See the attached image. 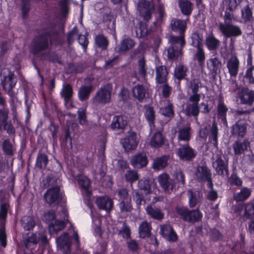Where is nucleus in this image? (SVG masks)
Here are the masks:
<instances>
[{"label": "nucleus", "instance_id": "nucleus-37", "mask_svg": "<svg viewBox=\"0 0 254 254\" xmlns=\"http://www.w3.org/2000/svg\"><path fill=\"white\" fill-rule=\"evenodd\" d=\"M251 194V190L247 188H243L239 192L235 193L234 195V199L238 201H244L247 199Z\"/></svg>", "mask_w": 254, "mask_h": 254}, {"label": "nucleus", "instance_id": "nucleus-31", "mask_svg": "<svg viewBox=\"0 0 254 254\" xmlns=\"http://www.w3.org/2000/svg\"><path fill=\"white\" fill-rule=\"evenodd\" d=\"M138 187L140 190H143L145 193H150L154 190L156 184L147 180H140L138 182Z\"/></svg>", "mask_w": 254, "mask_h": 254}, {"label": "nucleus", "instance_id": "nucleus-58", "mask_svg": "<svg viewBox=\"0 0 254 254\" xmlns=\"http://www.w3.org/2000/svg\"><path fill=\"white\" fill-rule=\"evenodd\" d=\"M35 41H39V43L38 44V50L45 49L48 46V37L47 36L44 37L36 38Z\"/></svg>", "mask_w": 254, "mask_h": 254}, {"label": "nucleus", "instance_id": "nucleus-22", "mask_svg": "<svg viewBox=\"0 0 254 254\" xmlns=\"http://www.w3.org/2000/svg\"><path fill=\"white\" fill-rule=\"evenodd\" d=\"M61 94L64 99V104L67 108H73L74 106L71 101L70 98L72 94V90L71 86L66 84L63 87Z\"/></svg>", "mask_w": 254, "mask_h": 254}, {"label": "nucleus", "instance_id": "nucleus-41", "mask_svg": "<svg viewBox=\"0 0 254 254\" xmlns=\"http://www.w3.org/2000/svg\"><path fill=\"white\" fill-rule=\"evenodd\" d=\"M191 130L189 126H187L180 129L178 133V139L183 141H189L191 136Z\"/></svg>", "mask_w": 254, "mask_h": 254}, {"label": "nucleus", "instance_id": "nucleus-4", "mask_svg": "<svg viewBox=\"0 0 254 254\" xmlns=\"http://www.w3.org/2000/svg\"><path fill=\"white\" fill-rule=\"evenodd\" d=\"M0 75L3 89L10 94L11 90L14 87L16 82L13 73L8 68H4L0 72Z\"/></svg>", "mask_w": 254, "mask_h": 254}, {"label": "nucleus", "instance_id": "nucleus-30", "mask_svg": "<svg viewBox=\"0 0 254 254\" xmlns=\"http://www.w3.org/2000/svg\"><path fill=\"white\" fill-rule=\"evenodd\" d=\"M156 80L158 83H163L165 82L167 79L168 71L166 67L164 66H159L156 68Z\"/></svg>", "mask_w": 254, "mask_h": 254}, {"label": "nucleus", "instance_id": "nucleus-59", "mask_svg": "<svg viewBox=\"0 0 254 254\" xmlns=\"http://www.w3.org/2000/svg\"><path fill=\"white\" fill-rule=\"evenodd\" d=\"M125 178L127 181L132 183L138 180V175L135 171H128L126 174Z\"/></svg>", "mask_w": 254, "mask_h": 254}, {"label": "nucleus", "instance_id": "nucleus-36", "mask_svg": "<svg viewBox=\"0 0 254 254\" xmlns=\"http://www.w3.org/2000/svg\"><path fill=\"white\" fill-rule=\"evenodd\" d=\"M227 111L228 108L224 102L221 100L219 101L217 105L218 116L219 118H221L222 122L225 125H227L226 113Z\"/></svg>", "mask_w": 254, "mask_h": 254}, {"label": "nucleus", "instance_id": "nucleus-10", "mask_svg": "<svg viewBox=\"0 0 254 254\" xmlns=\"http://www.w3.org/2000/svg\"><path fill=\"white\" fill-rule=\"evenodd\" d=\"M62 196L63 193L58 187L49 189L45 194V200L49 204L58 202Z\"/></svg>", "mask_w": 254, "mask_h": 254}, {"label": "nucleus", "instance_id": "nucleus-63", "mask_svg": "<svg viewBox=\"0 0 254 254\" xmlns=\"http://www.w3.org/2000/svg\"><path fill=\"white\" fill-rule=\"evenodd\" d=\"M217 127L215 122L212 124L211 128V139L214 142V144H216L217 141Z\"/></svg>", "mask_w": 254, "mask_h": 254}, {"label": "nucleus", "instance_id": "nucleus-38", "mask_svg": "<svg viewBox=\"0 0 254 254\" xmlns=\"http://www.w3.org/2000/svg\"><path fill=\"white\" fill-rule=\"evenodd\" d=\"M193 44L194 45V42H193ZM194 46L197 47V50L194 56V58L195 60L197 61L199 65L200 66H202L204 64L205 59L204 52L200 46L199 41H197V43L196 44V45Z\"/></svg>", "mask_w": 254, "mask_h": 254}, {"label": "nucleus", "instance_id": "nucleus-50", "mask_svg": "<svg viewBox=\"0 0 254 254\" xmlns=\"http://www.w3.org/2000/svg\"><path fill=\"white\" fill-rule=\"evenodd\" d=\"M134 42L130 38H127L123 40L121 43L120 50L121 51H126L134 46Z\"/></svg>", "mask_w": 254, "mask_h": 254}, {"label": "nucleus", "instance_id": "nucleus-40", "mask_svg": "<svg viewBox=\"0 0 254 254\" xmlns=\"http://www.w3.org/2000/svg\"><path fill=\"white\" fill-rule=\"evenodd\" d=\"M179 5L182 12L185 15H190L192 10V4L187 0H180Z\"/></svg>", "mask_w": 254, "mask_h": 254}, {"label": "nucleus", "instance_id": "nucleus-57", "mask_svg": "<svg viewBox=\"0 0 254 254\" xmlns=\"http://www.w3.org/2000/svg\"><path fill=\"white\" fill-rule=\"evenodd\" d=\"M245 215L248 218L254 217V203H247L246 204Z\"/></svg>", "mask_w": 254, "mask_h": 254}, {"label": "nucleus", "instance_id": "nucleus-26", "mask_svg": "<svg viewBox=\"0 0 254 254\" xmlns=\"http://www.w3.org/2000/svg\"><path fill=\"white\" fill-rule=\"evenodd\" d=\"M133 96L139 101H141L148 93V89L141 85H137L132 89Z\"/></svg>", "mask_w": 254, "mask_h": 254}, {"label": "nucleus", "instance_id": "nucleus-8", "mask_svg": "<svg viewBox=\"0 0 254 254\" xmlns=\"http://www.w3.org/2000/svg\"><path fill=\"white\" fill-rule=\"evenodd\" d=\"M57 248L59 252L63 254H69L70 240L67 234H64L57 239Z\"/></svg>", "mask_w": 254, "mask_h": 254}, {"label": "nucleus", "instance_id": "nucleus-29", "mask_svg": "<svg viewBox=\"0 0 254 254\" xmlns=\"http://www.w3.org/2000/svg\"><path fill=\"white\" fill-rule=\"evenodd\" d=\"M221 63L217 58H210L207 61V66L212 73H216L221 68Z\"/></svg>", "mask_w": 254, "mask_h": 254}, {"label": "nucleus", "instance_id": "nucleus-43", "mask_svg": "<svg viewBox=\"0 0 254 254\" xmlns=\"http://www.w3.org/2000/svg\"><path fill=\"white\" fill-rule=\"evenodd\" d=\"M144 116L146 120L148 122L150 126L154 124V121L155 118V111L151 107H147L145 108Z\"/></svg>", "mask_w": 254, "mask_h": 254}, {"label": "nucleus", "instance_id": "nucleus-53", "mask_svg": "<svg viewBox=\"0 0 254 254\" xmlns=\"http://www.w3.org/2000/svg\"><path fill=\"white\" fill-rule=\"evenodd\" d=\"M138 74L140 77H144L146 72L145 61L143 58H141L138 61Z\"/></svg>", "mask_w": 254, "mask_h": 254}, {"label": "nucleus", "instance_id": "nucleus-15", "mask_svg": "<svg viewBox=\"0 0 254 254\" xmlns=\"http://www.w3.org/2000/svg\"><path fill=\"white\" fill-rule=\"evenodd\" d=\"M160 233L162 236L169 242H176L178 236L170 225H163L160 226Z\"/></svg>", "mask_w": 254, "mask_h": 254}, {"label": "nucleus", "instance_id": "nucleus-52", "mask_svg": "<svg viewBox=\"0 0 254 254\" xmlns=\"http://www.w3.org/2000/svg\"><path fill=\"white\" fill-rule=\"evenodd\" d=\"M223 5L227 10L233 11L236 8L238 2L237 0H223Z\"/></svg>", "mask_w": 254, "mask_h": 254}, {"label": "nucleus", "instance_id": "nucleus-44", "mask_svg": "<svg viewBox=\"0 0 254 254\" xmlns=\"http://www.w3.org/2000/svg\"><path fill=\"white\" fill-rule=\"evenodd\" d=\"M189 196V205L190 207H194L199 201L200 197L198 192H193L191 190L188 191Z\"/></svg>", "mask_w": 254, "mask_h": 254}, {"label": "nucleus", "instance_id": "nucleus-55", "mask_svg": "<svg viewBox=\"0 0 254 254\" xmlns=\"http://www.w3.org/2000/svg\"><path fill=\"white\" fill-rule=\"evenodd\" d=\"M95 41L98 46L102 49H105L108 44L107 39L102 35L97 36L95 38Z\"/></svg>", "mask_w": 254, "mask_h": 254}, {"label": "nucleus", "instance_id": "nucleus-46", "mask_svg": "<svg viewBox=\"0 0 254 254\" xmlns=\"http://www.w3.org/2000/svg\"><path fill=\"white\" fill-rule=\"evenodd\" d=\"M241 15L242 20L244 22H247L251 20L253 18L252 12L248 5L242 9Z\"/></svg>", "mask_w": 254, "mask_h": 254}, {"label": "nucleus", "instance_id": "nucleus-25", "mask_svg": "<svg viewBox=\"0 0 254 254\" xmlns=\"http://www.w3.org/2000/svg\"><path fill=\"white\" fill-rule=\"evenodd\" d=\"M165 142V138L160 131L155 132L150 139L149 144L154 148H159L162 146Z\"/></svg>", "mask_w": 254, "mask_h": 254}, {"label": "nucleus", "instance_id": "nucleus-3", "mask_svg": "<svg viewBox=\"0 0 254 254\" xmlns=\"http://www.w3.org/2000/svg\"><path fill=\"white\" fill-rule=\"evenodd\" d=\"M200 94H192L189 97L185 108L186 114L188 116L196 117L199 113V102Z\"/></svg>", "mask_w": 254, "mask_h": 254}, {"label": "nucleus", "instance_id": "nucleus-17", "mask_svg": "<svg viewBox=\"0 0 254 254\" xmlns=\"http://www.w3.org/2000/svg\"><path fill=\"white\" fill-rule=\"evenodd\" d=\"M39 241L36 234L28 233L23 237V243L27 249H34Z\"/></svg>", "mask_w": 254, "mask_h": 254}, {"label": "nucleus", "instance_id": "nucleus-34", "mask_svg": "<svg viewBox=\"0 0 254 254\" xmlns=\"http://www.w3.org/2000/svg\"><path fill=\"white\" fill-rule=\"evenodd\" d=\"M168 159L169 157L168 156H162L157 158L153 161V168L157 170L163 169L167 165Z\"/></svg>", "mask_w": 254, "mask_h": 254}, {"label": "nucleus", "instance_id": "nucleus-19", "mask_svg": "<svg viewBox=\"0 0 254 254\" xmlns=\"http://www.w3.org/2000/svg\"><path fill=\"white\" fill-rule=\"evenodd\" d=\"M78 183L81 188V191L83 195L86 196L87 198L90 199L91 191L89 189L90 184L89 179L84 175H80L78 176Z\"/></svg>", "mask_w": 254, "mask_h": 254}, {"label": "nucleus", "instance_id": "nucleus-1", "mask_svg": "<svg viewBox=\"0 0 254 254\" xmlns=\"http://www.w3.org/2000/svg\"><path fill=\"white\" fill-rule=\"evenodd\" d=\"M172 46L167 50L168 59L171 60L178 59L183 55L182 48L185 44L182 35L179 37L171 36L170 39Z\"/></svg>", "mask_w": 254, "mask_h": 254}, {"label": "nucleus", "instance_id": "nucleus-47", "mask_svg": "<svg viewBox=\"0 0 254 254\" xmlns=\"http://www.w3.org/2000/svg\"><path fill=\"white\" fill-rule=\"evenodd\" d=\"M135 32L136 36L138 38H144L148 34V30L145 24L140 23L139 27H136Z\"/></svg>", "mask_w": 254, "mask_h": 254}, {"label": "nucleus", "instance_id": "nucleus-14", "mask_svg": "<svg viewBox=\"0 0 254 254\" xmlns=\"http://www.w3.org/2000/svg\"><path fill=\"white\" fill-rule=\"evenodd\" d=\"M177 154L181 160H190L195 156L196 152L189 145H185L178 149Z\"/></svg>", "mask_w": 254, "mask_h": 254}, {"label": "nucleus", "instance_id": "nucleus-6", "mask_svg": "<svg viewBox=\"0 0 254 254\" xmlns=\"http://www.w3.org/2000/svg\"><path fill=\"white\" fill-rule=\"evenodd\" d=\"M137 8L141 17L144 20H148L151 18L154 6L151 1L146 0H138Z\"/></svg>", "mask_w": 254, "mask_h": 254}, {"label": "nucleus", "instance_id": "nucleus-42", "mask_svg": "<svg viewBox=\"0 0 254 254\" xmlns=\"http://www.w3.org/2000/svg\"><path fill=\"white\" fill-rule=\"evenodd\" d=\"M22 225L26 230H30L35 226V220L32 217L24 216L22 219Z\"/></svg>", "mask_w": 254, "mask_h": 254}, {"label": "nucleus", "instance_id": "nucleus-18", "mask_svg": "<svg viewBox=\"0 0 254 254\" xmlns=\"http://www.w3.org/2000/svg\"><path fill=\"white\" fill-rule=\"evenodd\" d=\"M195 176L199 181H207L208 182L209 187H212V183L210 180V173L206 167H198L196 170Z\"/></svg>", "mask_w": 254, "mask_h": 254}, {"label": "nucleus", "instance_id": "nucleus-28", "mask_svg": "<svg viewBox=\"0 0 254 254\" xmlns=\"http://www.w3.org/2000/svg\"><path fill=\"white\" fill-rule=\"evenodd\" d=\"M213 166L218 174L224 175V173H225L226 175H228V170L227 165L221 158L217 159L216 161L213 163Z\"/></svg>", "mask_w": 254, "mask_h": 254}, {"label": "nucleus", "instance_id": "nucleus-21", "mask_svg": "<svg viewBox=\"0 0 254 254\" xmlns=\"http://www.w3.org/2000/svg\"><path fill=\"white\" fill-rule=\"evenodd\" d=\"M127 125V122L125 117L117 116L114 117L111 127L114 130L122 131Z\"/></svg>", "mask_w": 254, "mask_h": 254}, {"label": "nucleus", "instance_id": "nucleus-51", "mask_svg": "<svg viewBox=\"0 0 254 254\" xmlns=\"http://www.w3.org/2000/svg\"><path fill=\"white\" fill-rule=\"evenodd\" d=\"M159 112L165 116L168 117H173L174 112L172 108V104L169 101H167V106L165 108H161Z\"/></svg>", "mask_w": 254, "mask_h": 254}, {"label": "nucleus", "instance_id": "nucleus-35", "mask_svg": "<svg viewBox=\"0 0 254 254\" xmlns=\"http://www.w3.org/2000/svg\"><path fill=\"white\" fill-rule=\"evenodd\" d=\"M146 211L153 219L161 220L164 217V213L158 208L148 206L146 208Z\"/></svg>", "mask_w": 254, "mask_h": 254}, {"label": "nucleus", "instance_id": "nucleus-39", "mask_svg": "<svg viewBox=\"0 0 254 254\" xmlns=\"http://www.w3.org/2000/svg\"><path fill=\"white\" fill-rule=\"evenodd\" d=\"M150 224L144 221L142 222L139 227V233L141 238H144L149 237L151 231Z\"/></svg>", "mask_w": 254, "mask_h": 254}, {"label": "nucleus", "instance_id": "nucleus-16", "mask_svg": "<svg viewBox=\"0 0 254 254\" xmlns=\"http://www.w3.org/2000/svg\"><path fill=\"white\" fill-rule=\"evenodd\" d=\"M239 61L234 54L228 60L227 63V67L231 76H236L238 72L239 67Z\"/></svg>", "mask_w": 254, "mask_h": 254}, {"label": "nucleus", "instance_id": "nucleus-2", "mask_svg": "<svg viewBox=\"0 0 254 254\" xmlns=\"http://www.w3.org/2000/svg\"><path fill=\"white\" fill-rule=\"evenodd\" d=\"M55 214L53 211H49L45 213L43 217L44 221L47 223H49V229L51 234L63 229L65 226L63 221L55 220Z\"/></svg>", "mask_w": 254, "mask_h": 254}, {"label": "nucleus", "instance_id": "nucleus-7", "mask_svg": "<svg viewBox=\"0 0 254 254\" xmlns=\"http://www.w3.org/2000/svg\"><path fill=\"white\" fill-rule=\"evenodd\" d=\"M219 29L222 34L227 37H237L242 34L239 27L230 23H221L219 25Z\"/></svg>", "mask_w": 254, "mask_h": 254}, {"label": "nucleus", "instance_id": "nucleus-5", "mask_svg": "<svg viewBox=\"0 0 254 254\" xmlns=\"http://www.w3.org/2000/svg\"><path fill=\"white\" fill-rule=\"evenodd\" d=\"M177 212L184 220L189 222L199 221L202 217V213L198 210L189 211L187 208L180 207L177 209Z\"/></svg>", "mask_w": 254, "mask_h": 254}, {"label": "nucleus", "instance_id": "nucleus-64", "mask_svg": "<svg viewBox=\"0 0 254 254\" xmlns=\"http://www.w3.org/2000/svg\"><path fill=\"white\" fill-rule=\"evenodd\" d=\"M200 82L198 79H193L190 81V87L192 90V94H198L197 93L199 87Z\"/></svg>", "mask_w": 254, "mask_h": 254}, {"label": "nucleus", "instance_id": "nucleus-12", "mask_svg": "<svg viewBox=\"0 0 254 254\" xmlns=\"http://www.w3.org/2000/svg\"><path fill=\"white\" fill-rule=\"evenodd\" d=\"M121 143L126 151L134 149L137 144L135 133L128 132L127 136L121 139Z\"/></svg>", "mask_w": 254, "mask_h": 254}, {"label": "nucleus", "instance_id": "nucleus-20", "mask_svg": "<svg viewBox=\"0 0 254 254\" xmlns=\"http://www.w3.org/2000/svg\"><path fill=\"white\" fill-rule=\"evenodd\" d=\"M96 203L100 209H104L107 211H110L113 206V202L108 196L98 197Z\"/></svg>", "mask_w": 254, "mask_h": 254}, {"label": "nucleus", "instance_id": "nucleus-13", "mask_svg": "<svg viewBox=\"0 0 254 254\" xmlns=\"http://www.w3.org/2000/svg\"><path fill=\"white\" fill-rule=\"evenodd\" d=\"M238 98L241 104L250 105L254 102V92L248 88H243L239 92Z\"/></svg>", "mask_w": 254, "mask_h": 254}, {"label": "nucleus", "instance_id": "nucleus-60", "mask_svg": "<svg viewBox=\"0 0 254 254\" xmlns=\"http://www.w3.org/2000/svg\"><path fill=\"white\" fill-rule=\"evenodd\" d=\"M119 205L122 212L130 211L132 209L130 201H121Z\"/></svg>", "mask_w": 254, "mask_h": 254}, {"label": "nucleus", "instance_id": "nucleus-54", "mask_svg": "<svg viewBox=\"0 0 254 254\" xmlns=\"http://www.w3.org/2000/svg\"><path fill=\"white\" fill-rule=\"evenodd\" d=\"M48 163V158L46 155L41 154L37 158L36 164L40 168H45Z\"/></svg>", "mask_w": 254, "mask_h": 254}, {"label": "nucleus", "instance_id": "nucleus-48", "mask_svg": "<svg viewBox=\"0 0 254 254\" xmlns=\"http://www.w3.org/2000/svg\"><path fill=\"white\" fill-rule=\"evenodd\" d=\"M92 87L89 86H83L80 88L78 92V96L80 100L87 99L91 92Z\"/></svg>", "mask_w": 254, "mask_h": 254}, {"label": "nucleus", "instance_id": "nucleus-27", "mask_svg": "<svg viewBox=\"0 0 254 254\" xmlns=\"http://www.w3.org/2000/svg\"><path fill=\"white\" fill-rule=\"evenodd\" d=\"M246 132V124L245 121H239L233 126L232 132L235 135L243 137Z\"/></svg>", "mask_w": 254, "mask_h": 254}, {"label": "nucleus", "instance_id": "nucleus-32", "mask_svg": "<svg viewBox=\"0 0 254 254\" xmlns=\"http://www.w3.org/2000/svg\"><path fill=\"white\" fill-rule=\"evenodd\" d=\"M186 21L180 19H172L171 22L172 29L174 31H179L180 33L184 32L186 27Z\"/></svg>", "mask_w": 254, "mask_h": 254}, {"label": "nucleus", "instance_id": "nucleus-9", "mask_svg": "<svg viewBox=\"0 0 254 254\" xmlns=\"http://www.w3.org/2000/svg\"><path fill=\"white\" fill-rule=\"evenodd\" d=\"M158 180L160 186L166 192L170 193L175 189L174 181L166 173L160 175L158 176Z\"/></svg>", "mask_w": 254, "mask_h": 254}, {"label": "nucleus", "instance_id": "nucleus-33", "mask_svg": "<svg viewBox=\"0 0 254 254\" xmlns=\"http://www.w3.org/2000/svg\"><path fill=\"white\" fill-rule=\"evenodd\" d=\"M220 42L213 35H209L205 40V44L209 51L215 50L220 46Z\"/></svg>", "mask_w": 254, "mask_h": 254}, {"label": "nucleus", "instance_id": "nucleus-23", "mask_svg": "<svg viewBox=\"0 0 254 254\" xmlns=\"http://www.w3.org/2000/svg\"><path fill=\"white\" fill-rule=\"evenodd\" d=\"M147 164V157L143 153L133 156L131 160V164L136 168H141L145 166Z\"/></svg>", "mask_w": 254, "mask_h": 254}, {"label": "nucleus", "instance_id": "nucleus-11", "mask_svg": "<svg viewBox=\"0 0 254 254\" xmlns=\"http://www.w3.org/2000/svg\"><path fill=\"white\" fill-rule=\"evenodd\" d=\"M112 88L110 85H107L101 88L96 93L95 99L99 103H106L111 100Z\"/></svg>", "mask_w": 254, "mask_h": 254}, {"label": "nucleus", "instance_id": "nucleus-24", "mask_svg": "<svg viewBox=\"0 0 254 254\" xmlns=\"http://www.w3.org/2000/svg\"><path fill=\"white\" fill-rule=\"evenodd\" d=\"M249 145V141L246 139L244 140L242 142L240 141H236L232 145L235 154H242L248 149Z\"/></svg>", "mask_w": 254, "mask_h": 254}, {"label": "nucleus", "instance_id": "nucleus-56", "mask_svg": "<svg viewBox=\"0 0 254 254\" xmlns=\"http://www.w3.org/2000/svg\"><path fill=\"white\" fill-rule=\"evenodd\" d=\"M8 114V111L7 109H3L0 110V128H2L3 126L6 123Z\"/></svg>", "mask_w": 254, "mask_h": 254}, {"label": "nucleus", "instance_id": "nucleus-61", "mask_svg": "<svg viewBox=\"0 0 254 254\" xmlns=\"http://www.w3.org/2000/svg\"><path fill=\"white\" fill-rule=\"evenodd\" d=\"M3 149L4 152L8 155H11L13 154V147L9 140H5L3 143Z\"/></svg>", "mask_w": 254, "mask_h": 254}, {"label": "nucleus", "instance_id": "nucleus-62", "mask_svg": "<svg viewBox=\"0 0 254 254\" xmlns=\"http://www.w3.org/2000/svg\"><path fill=\"white\" fill-rule=\"evenodd\" d=\"M118 195L120 197V200L121 201H131L130 198L128 196V193L127 190L123 189L120 190L118 191Z\"/></svg>", "mask_w": 254, "mask_h": 254}, {"label": "nucleus", "instance_id": "nucleus-49", "mask_svg": "<svg viewBox=\"0 0 254 254\" xmlns=\"http://www.w3.org/2000/svg\"><path fill=\"white\" fill-rule=\"evenodd\" d=\"M77 113L79 124L82 126L86 125L87 121L86 107L79 109Z\"/></svg>", "mask_w": 254, "mask_h": 254}, {"label": "nucleus", "instance_id": "nucleus-45", "mask_svg": "<svg viewBox=\"0 0 254 254\" xmlns=\"http://www.w3.org/2000/svg\"><path fill=\"white\" fill-rule=\"evenodd\" d=\"M187 70V67L183 65H178L175 68L174 75L178 79L185 78Z\"/></svg>", "mask_w": 254, "mask_h": 254}]
</instances>
